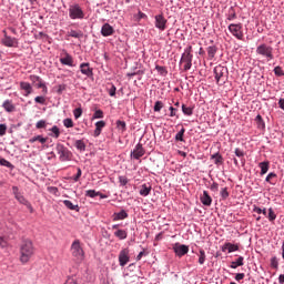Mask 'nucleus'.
<instances>
[{
    "mask_svg": "<svg viewBox=\"0 0 284 284\" xmlns=\"http://www.w3.org/2000/svg\"><path fill=\"white\" fill-rule=\"evenodd\" d=\"M0 165H3L4 168H12V163L3 158H0Z\"/></svg>",
    "mask_w": 284,
    "mask_h": 284,
    "instance_id": "obj_51",
    "label": "nucleus"
},
{
    "mask_svg": "<svg viewBox=\"0 0 284 284\" xmlns=\"http://www.w3.org/2000/svg\"><path fill=\"white\" fill-rule=\"evenodd\" d=\"M83 114V109L77 108L73 110L74 119H81V115Z\"/></svg>",
    "mask_w": 284,
    "mask_h": 284,
    "instance_id": "obj_46",
    "label": "nucleus"
},
{
    "mask_svg": "<svg viewBox=\"0 0 284 284\" xmlns=\"http://www.w3.org/2000/svg\"><path fill=\"white\" fill-rule=\"evenodd\" d=\"M227 74L229 72L226 67L219 64L214 68V75L217 85H225V81H227Z\"/></svg>",
    "mask_w": 284,
    "mask_h": 284,
    "instance_id": "obj_5",
    "label": "nucleus"
},
{
    "mask_svg": "<svg viewBox=\"0 0 284 284\" xmlns=\"http://www.w3.org/2000/svg\"><path fill=\"white\" fill-rule=\"evenodd\" d=\"M185 134V129L182 128L175 135V141H183V136Z\"/></svg>",
    "mask_w": 284,
    "mask_h": 284,
    "instance_id": "obj_42",
    "label": "nucleus"
},
{
    "mask_svg": "<svg viewBox=\"0 0 284 284\" xmlns=\"http://www.w3.org/2000/svg\"><path fill=\"white\" fill-rule=\"evenodd\" d=\"M267 219H268V221H271V222L276 221V213L274 212V210H273V209H268V215H267Z\"/></svg>",
    "mask_w": 284,
    "mask_h": 284,
    "instance_id": "obj_43",
    "label": "nucleus"
},
{
    "mask_svg": "<svg viewBox=\"0 0 284 284\" xmlns=\"http://www.w3.org/2000/svg\"><path fill=\"white\" fill-rule=\"evenodd\" d=\"M235 19H237L236 9H234V7H231L226 13V21H235Z\"/></svg>",
    "mask_w": 284,
    "mask_h": 284,
    "instance_id": "obj_24",
    "label": "nucleus"
},
{
    "mask_svg": "<svg viewBox=\"0 0 284 284\" xmlns=\"http://www.w3.org/2000/svg\"><path fill=\"white\" fill-rule=\"evenodd\" d=\"M229 32L236 39L237 41H243L245 39V32L243 31V23H231L227 27Z\"/></svg>",
    "mask_w": 284,
    "mask_h": 284,
    "instance_id": "obj_4",
    "label": "nucleus"
},
{
    "mask_svg": "<svg viewBox=\"0 0 284 284\" xmlns=\"http://www.w3.org/2000/svg\"><path fill=\"white\" fill-rule=\"evenodd\" d=\"M222 252H227L229 254H232V252H239V244H232L230 242H226L222 246Z\"/></svg>",
    "mask_w": 284,
    "mask_h": 284,
    "instance_id": "obj_19",
    "label": "nucleus"
},
{
    "mask_svg": "<svg viewBox=\"0 0 284 284\" xmlns=\"http://www.w3.org/2000/svg\"><path fill=\"white\" fill-rule=\"evenodd\" d=\"M102 37H112L114 34V28L110 23H104L101 29Z\"/></svg>",
    "mask_w": 284,
    "mask_h": 284,
    "instance_id": "obj_18",
    "label": "nucleus"
},
{
    "mask_svg": "<svg viewBox=\"0 0 284 284\" xmlns=\"http://www.w3.org/2000/svg\"><path fill=\"white\" fill-rule=\"evenodd\" d=\"M75 148L80 150V152H83V150H85V143H75Z\"/></svg>",
    "mask_w": 284,
    "mask_h": 284,
    "instance_id": "obj_62",
    "label": "nucleus"
},
{
    "mask_svg": "<svg viewBox=\"0 0 284 284\" xmlns=\"http://www.w3.org/2000/svg\"><path fill=\"white\" fill-rule=\"evenodd\" d=\"M60 134H61V130L57 125H53L49 130V136H52L53 139H59Z\"/></svg>",
    "mask_w": 284,
    "mask_h": 284,
    "instance_id": "obj_28",
    "label": "nucleus"
},
{
    "mask_svg": "<svg viewBox=\"0 0 284 284\" xmlns=\"http://www.w3.org/2000/svg\"><path fill=\"white\" fill-rule=\"evenodd\" d=\"M71 254L78 261H83L85 253L83 252V247H81V242L79 240H75L71 244Z\"/></svg>",
    "mask_w": 284,
    "mask_h": 284,
    "instance_id": "obj_7",
    "label": "nucleus"
},
{
    "mask_svg": "<svg viewBox=\"0 0 284 284\" xmlns=\"http://www.w3.org/2000/svg\"><path fill=\"white\" fill-rule=\"evenodd\" d=\"M212 159H214L215 165H221V163H223V156L219 153L213 154Z\"/></svg>",
    "mask_w": 284,
    "mask_h": 284,
    "instance_id": "obj_39",
    "label": "nucleus"
},
{
    "mask_svg": "<svg viewBox=\"0 0 284 284\" xmlns=\"http://www.w3.org/2000/svg\"><path fill=\"white\" fill-rule=\"evenodd\" d=\"M67 37H72L73 39H83V31L81 30H70L67 32Z\"/></svg>",
    "mask_w": 284,
    "mask_h": 284,
    "instance_id": "obj_23",
    "label": "nucleus"
},
{
    "mask_svg": "<svg viewBox=\"0 0 284 284\" xmlns=\"http://www.w3.org/2000/svg\"><path fill=\"white\" fill-rule=\"evenodd\" d=\"M69 17L72 20H77V19L83 20L85 19V12L83 11V9L79 3L71 4L69 7Z\"/></svg>",
    "mask_w": 284,
    "mask_h": 284,
    "instance_id": "obj_6",
    "label": "nucleus"
},
{
    "mask_svg": "<svg viewBox=\"0 0 284 284\" xmlns=\"http://www.w3.org/2000/svg\"><path fill=\"white\" fill-rule=\"evenodd\" d=\"M235 155L239 158V159H243V156H245V152L241 149H235Z\"/></svg>",
    "mask_w": 284,
    "mask_h": 284,
    "instance_id": "obj_56",
    "label": "nucleus"
},
{
    "mask_svg": "<svg viewBox=\"0 0 284 284\" xmlns=\"http://www.w3.org/2000/svg\"><path fill=\"white\" fill-rule=\"evenodd\" d=\"M20 90L22 91V97H30L32 92H34V88L30 84V82L21 81Z\"/></svg>",
    "mask_w": 284,
    "mask_h": 284,
    "instance_id": "obj_14",
    "label": "nucleus"
},
{
    "mask_svg": "<svg viewBox=\"0 0 284 284\" xmlns=\"http://www.w3.org/2000/svg\"><path fill=\"white\" fill-rule=\"evenodd\" d=\"M81 174H82L81 169H78V173H77V175L73 178V181H75V183H77V181H79V179H81Z\"/></svg>",
    "mask_w": 284,
    "mask_h": 284,
    "instance_id": "obj_64",
    "label": "nucleus"
},
{
    "mask_svg": "<svg viewBox=\"0 0 284 284\" xmlns=\"http://www.w3.org/2000/svg\"><path fill=\"white\" fill-rule=\"evenodd\" d=\"M182 112L185 116H192L194 114V108L182 104Z\"/></svg>",
    "mask_w": 284,
    "mask_h": 284,
    "instance_id": "obj_33",
    "label": "nucleus"
},
{
    "mask_svg": "<svg viewBox=\"0 0 284 284\" xmlns=\"http://www.w3.org/2000/svg\"><path fill=\"white\" fill-rule=\"evenodd\" d=\"M2 45L6 48H19V40L8 36V31L3 30Z\"/></svg>",
    "mask_w": 284,
    "mask_h": 284,
    "instance_id": "obj_8",
    "label": "nucleus"
},
{
    "mask_svg": "<svg viewBox=\"0 0 284 284\" xmlns=\"http://www.w3.org/2000/svg\"><path fill=\"white\" fill-rule=\"evenodd\" d=\"M63 204L65 205V207H68V210H73L74 212H79V206L78 204H73L72 201L70 200H64Z\"/></svg>",
    "mask_w": 284,
    "mask_h": 284,
    "instance_id": "obj_32",
    "label": "nucleus"
},
{
    "mask_svg": "<svg viewBox=\"0 0 284 284\" xmlns=\"http://www.w3.org/2000/svg\"><path fill=\"white\" fill-rule=\"evenodd\" d=\"M245 278V273H237L235 275V281H243Z\"/></svg>",
    "mask_w": 284,
    "mask_h": 284,
    "instance_id": "obj_63",
    "label": "nucleus"
},
{
    "mask_svg": "<svg viewBox=\"0 0 284 284\" xmlns=\"http://www.w3.org/2000/svg\"><path fill=\"white\" fill-rule=\"evenodd\" d=\"M119 263L121 267H125L130 263V250L123 248L119 254Z\"/></svg>",
    "mask_w": 284,
    "mask_h": 284,
    "instance_id": "obj_13",
    "label": "nucleus"
},
{
    "mask_svg": "<svg viewBox=\"0 0 284 284\" xmlns=\"http://www.w3.org/2000/svg\"><path fill=\"white\" fill-rule=\"evenodd\" d=\"M154 112H159L160 110H163V102L156 101L153 106Z\"/></svg>",
    "mask_w": 284,
    "mask_h": 284,
    "instance_id": "obj_48",
    "label": "nucleus"
},
{
    "mask_svg": "<svg viewBox=\"0 0 284 284\" xmlns=\"http://www.w3.org/2000/svg\"><path fill=\"white\" fill-rule=\"evenodd\" d=\"M221 196L223 200L227 199V196H230V192H227V187H223L221 190Z\"/></svg>",
    "mask_w": 284,
    "mask_h": 284,
    "instance_id": "obj_55",
    "label": "nucleus"
},
{
    "mask_svg": "<svg viewBox=\"0 0 284 284\" xmlns=\"http://www.w3.org/2000/svg\"><path fill=\"white\" fill-rule=\"evenodd\" d=\"M85 196H90V199H94V197L99 196V192H97L94 190H89V191H87Z\"/></svg>",
    "mask_w": 284,
    "mask_h": 284,
    "instance_id": "obj_50",
    "label": "nucleus"
},
{
    "mask_svg": "<svg viewBox=\"0 0 284 284\" xmlns=\"http://www.w3.org/2000/svg\"><path fill=\"white\" fill-rule=\"evenodd\" d=\"M170 116H176V112H179V109L174 106H170Z\"/></svg>",
    "mask_w": 284,
    "mask_h": 284,
    "instance_id": "obj_60",
    "label": "nucleus"
},
{
    "mask_svg": "<svg viewBox=\"0 0 284 284\" xmlns=\"http://www.w3.org/2000/svg\"><path fill=\"white\" fill-rule=\"evenodd\" d=\"M60 63L69 68H74V58H72L68 51H63V53H61Z\"/></svg>",
    "mask_w": 284,
    "mask_h": 284,
    "instance_id": "obj_11",
    "label": "nucleus"
},
{
    "mask_svg": "<svg viewBox=\"0 0 284 284\" xmlns=\"http://www.w3.org/2000/svg\"><path fill=\"white\" fill-rule=\"evenodd\" d=\"M34 255V246L32 245V241L24 240L20 247V261L21 263H28L30 258Z\"/></svg>",
    "mask_w": 284,
    "mask_h": 284,
    "instance_id": "obj_1",
    "label": "nucleus"
},
{
    "mask_svg": "<svg viewBox=\"0 0 284 284\" xmlns=\"http://www.w3.org/2000/svg\"><path fill=\"white\" fill-rule=\"evenodd\" d=\"M47 126H48V122H45V120H40L36 124L37 130H43Z\"/></svg>",
    "mask_w": 284,
    "mask_h": 284,
    "instance_id": "obj_40",
    "label": "nucleus"
},
{
    "mask_svg": "<svg viewBox=\"0 0 284 284\" xmlns=\"http://www.w3.org/2000/svg\"><path fill=\"white\" fill-rule=\"evenodd\" d=\"M201 203L210 207L212 205V196H210V193L207 191H203V194L201 196Z\"/></svg>",
    "mask_w": 284,
    "mask_h": 284,
    "instance_id": "obj_21",
    "label": "nucleus"
},
{
    "mask_svg": "<svg viewBox=\"0 0 284 284\" xmlns=\"http://www.w3.org/2000/svg\"><path fill=\"white\" fill-rule=\"evenodd\" d=\"M119 183L124 186V185H128L129 180L125 175H120L119 176Z\"/></svg>",
    "mask_w": 284,
    "mask_h": 284,
    "instance_id": "obj_52",
    "label": "nucleus"
},
{
    "mask_svg": "<svg viewBox=\"0 0 284 284\" xmlns=\"http://www.w3.org/2000/svg\"><path fill=\"white\" fill-rule=\"evenodd\" d=\"M116 126L119 128V130H122V132H125V128H126L125 121L118 120Z\"/></svg>",
    "mask_w": 284,
    "mask_h": 284,
    "instance_id": "obj_49",
    "label": "nucleus"
},
{
    "mask_svg": "<svg viewBox=\"0 0 284 284\" xmlns=\"http://www.w3.org/2000/svg\"><path fill=\"white\" fill-rule=\"evenodd\" d=\"M258 168L261 170L260 174L261 176H263L264 174H267V172L270 171V162L268 161L261 162L258 164Z\"/></svg>",
    "mask_w": 284,
    "mask_h": 284,
    "instance_id": "obj_26",
    "label": "nucleus"
},
{
    "mask_svg": "<svg viewBox=\"0 0 284 284\" xmlns=\"http://www.w3.org/2000/svg\"><path fill=\"white\" fill-rule=\"evenodd\" d=\"M155 22L154 26L158 30H160V32H165V30L168 29V19H165V16H163V13L156 14L154 17Z\"/></svg>",
    "mask_w": 284,
    "mask_h": 284,
    "instance_id": "obj_9",
    "label": "nucleus"
},
{
    "mask_svg": "<svg viewBox=\"0 0 284 284\" xmlns=\"http://www.w3.org/2000/svg\"><path fill=\"white\" fill-rule=\"evenodd\" d=\"M58 154L60 156V161H70L72 159V152H70L63 144L57 145Z\"/></svg>",
    "mask_w": 284,
    "mask_h": 284,
    "instance_id": "obj_10",
    "label": "nucleus"
},
{
    "mask_svg": "<svg viewBox=\"0 0 284 284\" xmlns=\"http://www.w3.org/2000/svg\"><path fill=\"white\" fill-rule=\"evenodd\" d=\"M276 173H268V175L266 176L265 181L266 183H270L271 185H276Z\"/></svg>",
    "mask_w": 284,
    "mask_h": 284,
    "instance_id": "obj_34",
    "label": "nucleus"
},
{
    "mask_svg": "<svg viewBox=\"0 0 284 284\" xmlns=\"http://www.w3.org/2000/svg\"><path fill=\"white\" fill-rule=\"evenodd\" d=\"M173 252L176 254V256H185V254L190 252V246L176 243L173 246Z\"/></svg>",
    "mask_w": 284,
    "mask_h": 284,
    "instance_id": "obj_12",
    "label": "nucleus"
},
{
    "mask_svg": "<svg viewBox=\"0 0 284 284\" xmlns=\"http://www.w3.org/2000/svg\"><path fill=\"white\" fill-rule=\"evenodd\" d=\"M205 258H206L205 251L200 250V252H199V264L204 265Z\"/></svg>",
    "mask_w": 284,
    "mask_h": 284,
    "instance_id": "obj_38",
    "label": "nucleus"
},
{
    "mask_svg": "<svg viewBox=\"0 0 284 284\" xmlns=\"http://www.w3.org/2000/svg\"><path fill=\"white\" fill-rule=\"evenodd\" d=\"M103 116H104V113H103V110L101 109L95 110L93 113V119H103Z\"/></svg>",
    "mask_w": 284,
    "mask_h": 284,
    "instance_id": "obj_45",
    "label": "nucleus"
},
{
    "mask_svg": "<svg viewBox=\"0 0 284 284\" xmlns=\"http://www.w3.org/2000/svg\"><path fill=\"white\" fill-rule=\"evenodd\" d=\"M243 261H244V257L240 256L236 261L231 262L230 267L232 270H236V267H243V265H244Z\"/></svg>",
    "mask_w": 284,
    "mask_h": 284,
    "instance_id": "obj_29",
    "label": "nucleus"
},
{
    "mask_svg": "<svg viewBox=\"0 0 284 284\" xmlns=\"http://www.w3.org/2000/svg\"><path fill=\"white\" fill-rule=\"evenodd\" d=\"M155 70L161 74V77H168V69L165 67L156 64Z\"/></svg>",
    "mask_w": 284,
    "mask_h": 284,
    "instance_id": "obj_36",
    "label": "nucleus"
},
{
    "mask_svg": "<svg viewBox=\"0 0 284 284\" xmlns=\"http://www.w3.org/2000/svg\"><path fill=\"white\" fill-rule=\"evenodd\" d=\"M80 72H81V74H84V77H88L89 79H90V77H94V71L90 67V62L81 63L80 64Z\"/></svg>",
    "mask_w": 284,
    "mask_h": 284,
    "instance_id": "obj_15",
    "label": "nucleus"
},
{
    "mask_svg": "<svg viewBox=\"0 0 284 284\" xmlns=\"http://www.w3.org/2000/svg\"><path fill=\"white\" fill-rule=\"evenodd\" d=\"M37 88L39 90H42L44 94H48V85H45V82H43V79L40 78V81L37 83Z\"/></svg>",
    "mask_w": 284,
    "mask_h": 284,
    "instance_id": "obj_35",
    "label": "nucleus"
},
{
    "mask_svg": "<svg viewBox=\"0 0 284 284\" xmlns=\"http://www.w3.org/2000/svg\"><path fill=\"white\" fill-rule=\"evenodd\" d=\"M206 52H207L209 61H212L214 57H216V52H219V48H216V45H210L206 48Z\"/></svg>",
    "mask_w": 284,
    "mask_h": 284,
    "instance_id": "obj_22",
    "label": "nucleus"
},
{
    "mask_svg": "<svg viewBox=\"0 0 284 284\" xmlns=\"http://www.w3.org/2000/svg\"><path fill=\"white\" fill-rule=\"evenodd\" d=\"M113 221H124V219H128V212L125 210H122L119 213H114L112 215Z\"/></svg>",
    "mask_w": 284,
    "mask_h": 284,
    "instance_id": "obj_25",
    "label": "nucleus"
},
{
    "mask_svg": "<svg viewBox=\"0 0 284 284\" xmlns=\"http://www.w3.org/2000/svg\"><path fill=\"white\" fill-rule=\"evenodd\" d=\"M254 212H256V214H264V216H267V210L265 209H261V207H255Z\"/></svg>",
    "mask_w": 284,
    "mask_h": 284,
    "instance_id": "obj_57",
    "label": "nucleus"
},
{
    "mask_svg": "<svg viewBox=\"0 0 284 284\" xmlns=\"http://www.w3.org/2000/svg\"><path fill=\"white\" fill-rule=\"evenodd\" d=\"M12 193L14 195V199L19 203H21V205H30V202H28V200H26L23 194H21V192H19V186H12Z\"/></svg>",
    "mask_w": 284,
    "mask_h": 284,
    "instance_id": "obj_16",
    "label": "nucleus"
},
{
    "mask_svg": "<svg viewBox=\"0 0 284 284\" xmlns=\"http://www.w3.org/2000/svg\"><path fill=\"white\" fill-rule=\"evenodd\" d=\"M257 57L266 60L267 62L274 61V48L267 43H261L255 50Z\"/></svg>",
    "mask_w": 284,
    "mask_h": 284,
    "instance_id": "obj_2",
    "label": "nucleus"
},
{
    "mask_svg": "<svg viewBox=\"0 0 284 284\" xmlns=\"http://www.w3.org/2000/svg\"><path fill=\"white\" fill-rule=\"evenodd\" d=\"M109 94L111 97H116V87L114 84H112L111 88L109 89Z\"/></svg>",
    "mask_w": 284,
    "mask_h": 284,
    "instance_id": "obj_58",
    "label": "nucleus"
},
{
    "mask_svg": "<svg viewBox=\"0 0 284 284\" xmlns=\"http://www.w3.org/2000/svg\"><path fill=\"white\" fill-rule=\"evenodd\" d=\"M34 101H36L37 103H39L40 105H45V97H43V95H38V97H36V98H34Z\"/></svg>",
    "mask_w": 284,
    "mask_h": 284,
    "instance_id": "obj_47",
    "label": "nucleus"
},
{
    "mask_svg": "<svg viewBox=\"0 0 284 284\" xmlns=\"http://www.w3.org/2000/svg\"><path fill=\"white\" fill-rule=\"evenodd\" d=\"M193 59L194 54H192V45H189L184 49V52L182 53V57L180 59V65H182L184 72L192 70Z\"/></svg>",
    "mask_w": 284,
    "mask_h": 284,
    "instance_id": "obj_3",
    "label": "nucleus"
},
{
    "mask_svg": "<svg viewBox=\"0 0 284 284\" xmlns=\"http://www.w3.org/2000/svg\"><path fill=\"white\" fill-rule=\"evenodd\" d=\"M0 247H8V240L3 236H0Z\"/></svg>",
    "mask_w": 284,
    "mask_h": 284,
    "instance_id": "obj_59",
    "label": "nucleus"
},
{
    "mask_svg": "<svg viewBox=\"0 0 284 284\" xmlns=\"http://www.w3.org/2000/svg\"><path fill=\"white\" fill-rule=\"evenodd\" d=\"M2 108L6 112H14V103H12V100H6L2 103Z\"/></svg>",
    "mask_w": 284,
    "mask_h": 284,
    "instance_id": "obj_27",
    "label": "nucleus"
},
{
    "mask_svg": "<svg viewBox=\"0 0 284 284\" xmlns=\"http://www.w3.org/2000/svg\"><path fill=\"white\" fill-rule=\"evenodd\" d=\"M105 125V121H99L95 123V134H101V131L103 130Z\"/></svg>",
    "mask_w": 284,
    "mask_h": 284,
    "instance_id": "obj_37",
    "label": "nucleus"
},
{
    "mask_svg": "<svg viewBox=\"0 0 284 284\" xmlns=\"http://www.w3.org/2000/svg\"><path fill=\"white\" fill-rule=\"evenodd\" d=\"M114 236L120 239V241H125V239H128V232L125 230H118L114 232Z\"/></svg>",
    "mask_w": 284,
    "mask_h": 284,
    "instance_id": "obj_31",
    "label": "nucleus"
},
{
    "mask_svg": "<svg viewBox=\"0 0 284 284\" xmlns=\"http://www.w3.org/2000/svg\"><path fill=\"white\" fill-rule=\"evenodd\" d=\"M145 154V149H143V145L141 144H136L135 149L131 152V156H133V159H141V156H143Z\"/></svg>",
    "mask_w": 284,
    "mask_h": 284,
    "instance_id": "obj_17",
    "label": "nucleus"
},
{
    "mask_svg": "<svg viewBox=\"0 0 284 284\" xmlns=\"http://www.w3.org/2000/svg\"><path fill=\"white\" fill-rule=\"evenodd\" d=\"M257 130H260L261 132H264L265 130V120H263V116H261V114L256 115L255 120H254Z\"/></svg>",
    "mask_w": 284,
    "mask_h": 284,
    "instance_id": "obj_20",
    "label": "nucleus"
},
{
    "mask_svg": "<svg viewBox=\"0 0 284 284\" xmlns=\"http://www.w3.org/2000/svg\"><path fill=\"white\" fill-rule=\"evenodd\" d=\"M135 17L138 21H141V19H148V14H145L141 10L138 11V14Z\"/></svg>",
    "mask_w": 284,
    "mask_h": 284,
    "instance_id": "obj_54",
    "label": "nucleus"
},
{
    "mask_svg": "<svg viewBox=\"0 0 284 284\" xmlns=\"http://www.w3.org/2000/svg\"><path fill=\"white\" fill-rule=\"evenodd\" d=\"M152 192V186L148 184H143L140 189V195L141 196H148Z\"/></svg>",
    "mask_w": 284,
    "mask_h": 284,
    "instance_id": "obj_30",
    "label": "nucleus"
},
{
    "mask_svg": "<svg viewBox=\"0 0 284 284\" xmlns=\"http://www.w3.org/2000/svg\"><path fill=\"white\" fill-rule=\"evenodd\" d=\"M63 125L64 128H74V122L72 121V119L67 118L63 120Z\"/></svg>",
    "mask_w": 284,
    "mask_h": 284,
    "instance_id": "obj_44",
    "label": "nucleus"
},
{
    "mask_svg": "<svg viewBox=\"0 0 284 284\" xmlns=\"http://www.w3.org/2000/svg\"><path fill=\"white\" fill-rule=\"evenodd\" d=\"M273 72H274L275 77H284L283 68H281L280 65L275 67Z\"/></svg>",
    "mask_w": 284,
    "mask_h": 284,
    "instance_id": "obj_41",
    "label": "nucleus"
},
{
    "mask_svg": "<svg viewBox=\"0 0 284 284\" xmlns=\"http://www.w3.org/2000/svg\"><path fill=\"white\" fill-rule=\"evenodd\" d=\"M29 80L31 81V83H38V81H41V77L31 74L29 75Z\"/></svg>",
    "mask_w": 284,
    "mask_h": 284,
    "instance_id": "obj_53",
    "label": "nucleus"
},
{
    "mask_svg": "<svg viewBox=\"0 0 284 284\" xmlns=\"http://www.w3.org/2000/svg\"><path fill=\"white\" fill-rule=\"evenodd\" d=\"M7 130H8V126L6 124H0V136H3Z\"/></svg>",
    "mask_w": 284,
    "mask_h": 284,
    "instance_id": "obj_61",
    "label": "nucleus"
}]
</instances>
